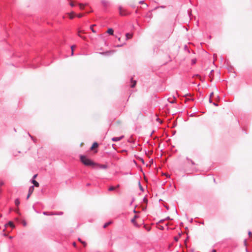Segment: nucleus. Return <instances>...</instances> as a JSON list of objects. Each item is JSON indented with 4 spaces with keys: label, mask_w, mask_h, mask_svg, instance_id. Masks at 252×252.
Returning a JSON list of instances; mask_svg holds the SVG:
<instances>
[{
    "label": "nucleus",
    "mask_w": 252,
    "mask_h": 252,
    "mask_svg": "<svg viewBox=\"0 0 252 252\" xmlns=\"http://www.w3.org/2000/svg\"><path fill=\"white\" fill-rule=\"evenodd\" d=\"M80 159L81 162L87 166H91L93 168H95V165H97V163L95 162L85 155H81L80 156Z\"/></svg>",
    "instance_id": "f257e3e1"
},
{
    "label": "nucleus",
    "mask_w": 252,
    "mask_h": 252,
    "mask_svg": "<svg viewBox=\"0 0 252 252\" xmlns=\"http://www.w3.org/2000/svg\"><path fill=\"white\" fill-rule=\"evenodd\" d=\"M37 176V174H34L32 178L30 180V182L33 184V185L32 186H33V188H34V187H38L39 186V184L38 182H37L35 179V178H36Z\"/></svg>",
    "instance_id": "f03ea898"
},
{
    "label": "nucleus",
    "mask_w": 252,
    "mask_h": 252,
    "mask_svg": "<svg viewBox=\"0 0 252 252\" xmlns=\"http://www.w3.org/2000/svg\"><path fill=\"white\" fill-rule=\"evenodd\" d=\"M118 9L119 10V14L121 16H126V15H130L131 14V13L129 12H126L125 13H124L123 11V8L121 5L119 6Z\"/></svg>",
    "instance_id": "7ed1b4c3"
},
{
    "label": "nucleus",
    "mask_w": 252,
    "mask_h": 252,
    "mask_svg": "<svg viewBox=\"0 0 252 252\" xmlns=\"http://www.w3.org/2000/svg\"><path fill=\"white\" fill-rule=\"evenodd\" d=\"M34 188H33V186L30 187L28 190V193L27 195L26 199H28L30 198V196L34 191Z\"/></svg>",
    "instance_id": "20e7f679"
},
{
    "label": "nucleus",
    "mask_w": 252,
    "mask_h": 252,
    "mask_svg": "<svg viewBox=\"0 0 252 252\" xmlns=\"http://www.w3.org/2000/svg\"><path fill=\"white\" fill-rule=\"evenodd\" d=\"M108 168L107 164H99V163H97V165H95V169L100 168V169H107Z\"/></svg>",
    "instance_id": "39448f33"
},
{
    "label": "nucleus",
    "mask_w": 252,
    "mask_h": 252,
    "mask_svg": "<svg viewBox=\"0 0 252 252\" xmlns=\"http://www.w3.org/2000/svg\"><path fill=\"white\" fill-rule=\"evenodd\" d=\"M124 137V135H122L120 137H113L112 138L111 140L113 142H118L120 141Z\"/></svg>",
    "instance_id": "423d86ee"
},
{
    "label": "nucleus",
    "mask_w": 252,
    "mask_h": 252,
    "mask_svg": "<svg viewBox=\"0 0 252 252\" xmlns=\"http://www.w3.org/2000/svg\"><path fill=\"white\" fill-rule=\"evenodd\" d=\"M4 226L5 227H8V226H10L12 228H15V225H14V223L13 222V221H12L11 220L9 221L7 223H6L4 225Z\"/></svg>",
    "instance_id": "0eeeda50"
},
{
    "label": "nucleus",
    "mask_w": 252,
    "mask_h": 252,
    "mask_svg": "<svg viewBox=\"0 0 252 252\" xmlns=\"http://www.w3.org/2000/svg\"><path fill=\"white\" fill-rule=\"evenodd\" d=\"M139 216L138 215H134V217L131 220V222L134 224V225L137 226V223L135 220L136 219L138 218Z\"/></svg>",
    "instance_id": "6e6552de"
},
{
    "label": "nucleus",
    "mask_w": 252,
    "mask_h": 252,
    "mask_svg": "<svg viewBox=\"0 0 252 252\" xmlns=\"http://www.w3.org/2000/svg\"><path fill=\"white\" fill-rule=\"evenodd\" d=\"M98 144L97 142H94L90 148L91 150H93L94 148H97L98 147Z\"/></svg>",
    "instance_id": "1a4fd4ad"
},
{
    "label": "nucleus",
    "mask_w": 252,
    "mask_h": 252,
    "mask_svg": "<svg viewBox=\"0 0 252 252\" xmlns=\"http://www.w3.org/2000/svg\"><path fill=\"white\" fill-rule=\"evenodd\" d=\"M87 5V3H78V5H79V8L81 9V10H84V8H85V7Z\"/></svg>",
    "instance_id": "9d476101"
},
{
    "label": "nucleus",
    "mask_w": 252,
    "mask_h": 252,
    "mask_svg": "<svg viewBox=\"0 0 252 252\" xmlns=\"http://www.w3.org/2000/svg\"><path fill=\"white\" fill-rule=\"evenodd\" d=\"M130 80L131 81V84L130 85V87L131 88H133L135 87L136 84V81L135 80H133L132 78H131Z\"/></svg>",
    "instance_id": "9b49d317"
},
{
    "label": "nucleus",
    "mask_w": 252,
    "mask_h": 252,
    "mask_svg": "<svg viewBox=\"0 0 252 252\" xmlns=\"http://www.w3.org/2000/svg\"><path fill=\"white\" fill-rule=\"evenodd\" d=\"M112 52L111 51H106V52H100L99 53V54H101V55H105V56H108Z\"/></svg>",
    "instance_id": "f8f14e48"
},
{
    "label": "nucleus",
    "mask_w": 252,
    "mask_h": 252,
    "mask_svg": "<svg viewBox=\"0 0 252 252\" xmlns=\"http://www.w3.org/2000/svg\"><path fill=\"white\" fill-rule=\"evenodd\" d=\"M107 33L110 35H113L114 30L112 28H109L108 29Z\"/></svg>",
    "instance_id": "ddd939ff"
},
{
    "label": "nucleus",
    "mask_w": 252,
    "mask_h": 252,
    "mask_svg": "<svg viewBox=\"0 0 252 252\" xmlns=\"http://www.w3.org/2000/svg\"><path fill=\"white\" fill-rule=\"evenodd\" d=\"M133 36V34L132 33H126V40H128L130 38H131Z\"/></svg>",
    "instance_id": "4468645a"
},
{
    "label": "nucleus",
    "mask_w": 252,
    "mask_h": 252,
    "mask_svg": "<svg viewBox=\"0 0 252 252\" xmlns=\"http://www.w3.org/2000/svg\"><path fill=\"white\" fill-rule=\"evenodd\" d=\"M71 14L75 15V16H76L77 17H78L79 18H82L84 16V14L80 13V14H76L74 12H72Z\"/></svg>",
    "instance_id": "2eb2a0df"
},
{
    "label": "nucleus",
    "mask_w": 252,
    "mask_h": 252,
    "mask_svg": "<svg viewBox=\"0 0 252 252\" xmlns=\"http://www.w3.org/2000/svg\"><path fill=\"white\" fill-rule=\"evenodd\" d=\"M186 159H187L188 161L190 162V163H191L192 165H195V164H195V162H194L192 159H191L190 158H188V157H186Z\"/></svg>",
    "instance_id": "dca6fc26"
},
{
    "label": "nucleus",
    "mask_w": 252,
    "mask_h": 252,
    "mask_svg": "<svg viewBox=\"0 0 252 252\" xmlns=\"http://www.w3.org/2000/svg\"><path fill=\"white\" fill-rule=\"evenodd\" d=\"M111 223H112V221H111L105 222V223L103 224V228H106V227H107L109 225H110Z\"/></svg>",
    "instance_id": "f3484780"
},
{
    "label": "nucleus",
    "mask_w": 252,
    "mask_h": 252,
    "mask_svg": "<svg viewBox=\"0 0 252 252\" xmlns=\"http://www.w3.org/2000/svg\"><path fill=\"white\" fill-rule=\"evenodd\" d=\"M14 202H15V204L16 205V206H18L20 203L19 199V198L15 199Z\"/></svg>",
    "instance_id": "a211bd4d"
},
{
    "label": "nucleus",
    "mask_w": 252,
    "mask_h": 252,
    "mask_svg": "<svg viewBox=\"0 0 252 252\" xmlns=\"http://www.w3.org/2000/svg\"><path fill=\"white\" fill-rule=\"evenodd\" d=\"M138 186H139L140 190L142 191H144V189L143 187L142 186L140 181L138 182Z\"/></svg>",
    "instance_id": "6ab92c4d"
},
{
    "label": "nucleus",
    "mask_w": 252,
    "mask_h": 252,
    "mask_svg": "<svg viewBox=\"0 0 252 252\" xmlns=\"http://www.w3.org/2000/svg\"><path fill=\"white\" fill-rule=\"evenodd\" d=\"M157 225H158L157 227L159 229H160L161 230H163L164 229V226L160 225L159 224H157Z\"/></svg>",
    "instance_id": "aec40b11"
},
{
    "label": "nucleus",
    "mask_w": 252,
    "mask_h": 252,
    "mask_svg": "<svg viewBox=\"0 0 252 252\" xmlns=\"http://www.w3.org/2000/svg\"><path fill=\"white\" fill-rule=\"evenodd\" d=\"M196 59H192L191 61V65H194L196 63Z\"/></svg>",
    "instance_id": "412c9836"
},
{
    "label": "nucleus",
    "mask_w": 252,
    "mask_h": 252,
    "mask_svg": "<svg viewBox=\"0 0 252 252\" xmlns=\"http://www.w3.org/2000/svg\"><path fill=\"white\" fill-rule=\"evenodd\" d=\"M43 214L45 216L53 215V213L50 214L48 212H46V211L43 212Z\"/></svg>",
    "instance_id": "4be33fe9"
},
{
    "label": "nucleus",
    "mask_w": 252,
    "mask_h": 252,
    "mask_svg": "<svg viewBox=\"0 0 252 252\" xmlns=\"http://www.w3.org/2000/svg\"><path fill=\"white\" fill-rule=\"evenodd\" d=\"M62 214H63V212H59L56 213H53V215H61Z\"/></svg>",
    "instance_id": "5701e85b"
},
{
    "label": "nucleus",
    "mask_w": 252,
    "mask_h": 252,
    "mask_svg": "<svg viewBox=\"0 0 252 252\" xmlns=\"http://www.w3.org/2000/svg\"><path fill=\"white\" fill-rule=\"evenodd\" d=\"M101 3L104 5L106 6L108 3V2L105 0H102Z\"/></svg>",
    "instance_id": "b1692460"
},
{
    "label": "nucleus",
    "mask_w": 252,
    "mask_h": 252,
    "mask_svg": "<svg viewBox=\"0 0 252 252\" xmlns=\"http://www.w3.org/2000/svg\"><path fill=\"white\" fill-rule=\"evenodd\" d=\"M29 136L31 138L32 140L34 142H35V139L34 138V137L32 136L29 132H28Z\"/></svg>",
    "instance_id": "393cba45"
},
{
    "label": "nucleus",
    "mask_w": 252,
    "mask_h": 252,
    "mask_svg": "<svg viewBox=\"0 0 252 252\" xmlns=\"http://www.w3.org/2000/svg\"><path fill=\"white\" fill-rule=\"evenodd\" d=\"M184 49H185V50L187 51L188 52H189V53L190 52L189 50L188 49V46L187 45H185Z\"/></svg>",
    "instance_id": "a878e982"
},
{
    "label": "nucleus",
    "mask_w": 252,
    "mask_h": 252,
    "mask_svg": "<svg viewBox=\"0 0 252 252\" xmlns=\"http://www.w3.org/2000/svg\"><path fill=\"white\" fill-rule=\"evenodd\" d=\"M115 189V188L113 186H111L109 188L108 190L109 191H113Z\"/></svg>",
    "instance_id": "bb28decb"
},
{
    "label": "nucleus",
    "mask_w": 252,
    "mask_h": 252,
    "mask_svg": "<svg viewBox=\"0 0 252 252\" xmlns=\"http://www.w3.org/2000/svg\"><path fill=\"white\" fill-rule=\"evenodd\" d=\"M138 158L139 159V160L142 162L143 164H145L144 160L142 158L138 157Z\"/></svg>",
    "instance_id": "cd10ccee"
},
{
    "label": "nucleus",
    "mask_w": 252,
    "mask_h": 252,
    "mask_svg": "<svg viewBox=\"0 0 252 252\" xmlns=\"http://www.w3.org/2000/svg\"><path fill=\"white\" fill-rule=\"evenodd\" d=\"M165 221V220L164 219H162V220H159L157 223V224H160L161 223H162L163 222H164Z\"/></svg>",
    "instance_id": "c85d7f7f"
},
{
    "label": "nucleus",
    "mask_w": 252,
    "mask_h": 252,
    "mask_svg": "<svg viewBox=\"0 0 252 252\" xmlns=\"http://www.w3.org/2000/svg\"><path fill=\"white\" fill-rule=\"evenodd\" d=\"M143 202H145V203H148V199H147V198H146V196H145V197L143 198Z\"/></svg>",
    "instance_id": "c756f323"
},
{
    "label": "nucleus",
    "mask_w": 252,
    "mask_h": 252,
    "mask_svg": "<svg viewBox=\"0 0 252 252\" xmlns=\"http://www.w3.org/2000/svg\"><path fill=\"white\" fill-rule=\"evenodd\" d=\"M134 200H135V198L134 197H132V200H131V202H130V203L129 204L130 206H131L132 204V203L134 201Z\"/></svg>",
    "instance_id": "7c9ffc66"
},
{
    "label": "nucleus",
    "mask_w": 252,
    "mask_h": 252,
    "mask_svg": "<svg viewBox=\"0 0 252 252\" xmlns=\"http://www.w3.org/2000/svg\"><path fill=\"white\" fill-rule=\"evenodd\" d=\"M126 44V43H123V44H118V45H117L116 46V47H121L123 46H124V44Z\"/></svg>",
    "instance_id": "2f4dec72"
},
{
    "label": "nucleus",
    "mask_w": 252,
    "mask_h": 252,
    "mask_svg": "<svg viewBox=\"0 0 252 252\" xmlns=\"http://www.w3.org/2000/svg\"><path fill=\"white\" fill-rule=\"evenodd\" d=\"M93 26H91V27H90V29H91V31H92L93 32L95 33L96 31L93 28Z\"/></svg>",
    "instance_id": "473e14b6"
},
{
    "label": "nucleus",
    "mask_w": 252,
    "mask_h": 252,
    "mask_svg": "<svg viewBox=\"0 0 252 252\" xmlns=\"http://www.w3.org/2000/svg\"><path fill=\"white\" fill-rule=\"evenodd\" d=\"M151 15H152L151 13L149 12V13H148L147 14L146 16L149 17L150 18H151Z\"/></svg>",
    "instance_id": "72a5a7b5"
},
{
    "label": "nucleus",
    "mask_w": 252,
    "mask_h": 252,
    "mask_svg": "<svg viewBox=\"0 0 252 252\" xmlns=\"http://www.w3.org/2000/svg\"><path fill=\"white\" fill-rule=\"evenodd\" d=\"M3 184H4V183L2 181L0 180V187L1 186H2ZM1 189H0V192H1Z\"/></svg>",
    "instance_id": "f704fd0d"
},
{
    "label": "nucleus",
    "mask_w": 252,
    "mask_h": 252,
    "mask_svg": "<svg viewBox=\"0 0 252 252\" xmlns=\"http://www.w3.org/2000/svg\"><path fill=\"white\" fill-rule=\"evenodd\" d=\"M75 47H76V46L75 45H71L70 47L71 51H72V49L74 50V48H75Z\"/></svg>",
    "instance_id": "c9c22d12"
},
{
    "label": "nucleus",
    "mask_w": 252,
    "mask_h": 252,
    "mask_svg": "<svg viewBox=\"0 0 252 252\" xmlns=\"http://www.w3.org/2000/svg\"><path fill=\"white\" fill-rule=\"evenodd\" d=\"M81 243L83 245V246L84 247H85L87 246V243L85 241H82Z\"/></svg>",
    "instance_id": "e433bc0d"
},
{
    "label": "nucleus",
    "mask_w": 252,
    "mask_h": 252,
    "mask_svg": "<svg viewBox=\"0 0 252 252\" xmlns=\"http://www.w3.org/2000/svg\"><path fill=\"white\" fill-rule=\"evenodd\" d=\"M174 241H175L177 242V241H178V240H179V238H178V237L175 236V237H174Z\"/></svg>",
    "instance_id": "4c0bfd02"
},
{
    "label": "nucleus",
    "mask_w": 252,
    "mask_h": 252,
    "mask_svg": "<svg viewBox=\"0 0 252 252\" xmlns=\"http://www.w3.org/2000/svg\"><path fill=\"white\" fill-rule=\"evenodd\" d=\"M69 5H70V6H71V7H74V5H75V4H74L73 3V2H70V3H69Z\"/></svg>",
    "instance_id": "58836bf2"
},
{
    "label": "nucleus",
    "mask_w": 252,
    "mask_h": 252,
    "mask_svg": "<svg viewBox=\"0 0 252 252\" xmlns=\"http://www.w3.org/2000/svg\"><path fill=\"white\" fill-rule=\"evenodd\" d=\"M213 95H214V93L213 92L211 93V94L209 95V98H212V97L213 96Z\"/></svg>",
    "instance_id": "ea45409f"
},
{
    "label": "nucleus",
    "mask_w": 252,
    "mask_h": 252,
    "mask_svg": "<svg viewBox=\"0 0 252 252\" xmlns=\"http://www.w3.org/2000/svg\"><path fill=\"white\" fill-rule=\"evenodd\" d=\"M23 225H24V226H25L27 225V222H26V220H24L23 221Z\"/></svg>",
    "instance_id": "a19ab883"
},
{
    "label": "nucleus",
    "mask_w": 252,
    "mask_h": 252,
    "mask_svg": "<svg viewBox=\"0 0 252 252\" xmlns=\"http://www.w3.org/2000/svg\"><path fill=\"white\" fill-rule=\"evenodd\" d=\"M248 235H249V236H252V232L251 231H248Z\"/></svg>",
    "instance_id": "79ce46f5"
},
{
    "label": "nucleus",
    "mask_w": 252,
    "mask_h": 252,
    "mask_svg": "<svg viewBox=\"0 0 252 252\" xmlns=\"http://www.w3.org/2000/svg\"><path fill=\"white\" fill-rule=\"evenodd\" d=\"M209 102L210 103H213V102L212 101V98H209Z\"/></svg>",
    "instance_id": "37998d69"
},
{
    "label": "nucleus",
    "mask_w": 252,
    "mask_h": 252,
    "mask_svg": "<svg viewBox=\"0 0 252 252\" xmlns=\"http://www.w3.org/2000/svg\"><path fill=\"white\" fill-rule=\"evenodd\" d=\"M214 106H218V104L217 103V102H213L212 103Z\"/></svg>",
    "instance_id": "c03bdc74"
},
{
    "label": "nucleus",
    "mask_w": 252,
    "mask_h": 252,
    "mask_svg": "<svg viewBox=\"0 0 252 252\" xmlns=\"http://www.w3.org/2000/svg\"><path fill=\"white\" fill-rule=\"evenodd\" d=\"M74 55V49H72V51H71V56H73Z\"/></svg>",
    "instance_id": "a18cd8bd"
},
{
    "label": "nucleus",
    "mask_w": 252,
    "mask_h": 252,
    "mask_svg": "<svg viewBox=\"0 0 252 252\" xmlns=\"http://www.w3.org/2000/svg\"><path fill=\"white\" fill-rule=\"evenodd\" d=\"M196 112H193L192 113H191L190 115V117H193L194 116V114Z\"/></svg>",
    "instance_id": "49530a36"
},
{
    "label": "nucleus",
    "mask_w": 252,
    "mask_h": 252,
    "mask_svg": "<svg viewBox=\"0 0 252 252\" xmlns=\"http://www.w3.org/2000/svg\"><path fill=\"white\" fill-rule=\"evenodd\" d=\"M164 207H165V208H166V209L167 210H169V207H168V206H167V205H164Z\"/></svg>",
    "instance_id": "de8ad7c7"
},
{
    "label": "nucleus",
    "mask_w": 252,
    "mask_h": 252,
    "mask_svg": "<svg viewBox=\"0 0 252 252\" xmlns=\"http://www.w3.org/2000/svg\"><path fill=\"white\" fill-rule=\"evenodd\" d=\"M74 16H75V15H74V14H72V16H70V18L71 19H73V18L74 17Z\"/></svg>",
    "instance_id": "09e8293b"
},
{
    "label": "nucleus",
    "mask_w": 252,
    "mask_h": 252,
    "mask_svg": "<svg viewBox=\"0 0 252 252\" xmlns=\"http://www.w3.org/2000/svg\"><path fill=\"white\" fill-rule=\"evenodd\" d=\"M170 217L168 216L164 220H170Z\"/></svg>",
    "instance_id": "8fccbe9b"
},
{
    "label": "nucleus",
    "mask_w": 252,
    "mask_h": 252,
    "mask_svg": "<svg viewBox=\"0 0 252 252\" xmlns=\"http://www.w3.org/2000/svg\"><path fill=\"white\" fill-rule=\"evenodd\" d=\"M144 0H141V1H140L139 2V4H143V3H144Z\"/></svg>",
    "instance_id": "3c124183"
},
{
    "label": "nucleus",
    "mask_w": 252,
    "mask_h": 252,
    "mask_svg": "<svg viewBox=\"0 0 252 252\" xmlns=\"http://www.w3.org/2000/svg\"><path fill=\"white\" fill-rule=\"evenodd\" d=\"M112 146L114 150H116L115 147V146H116V145L115 144H113Z\"/></svg>",
    "instance_id": "603ef678"
},
{
    "label": "nucleus",
    "mask_w": 252,
    "mask_h": 252,
    "mask_svg": "<svg viewBox=\"0 0 252 252\" xmlns=\"http://www.w3.org/2000/svg\"><path fill=\"white\" fill-rule=\"evenodd\" d=\"M136 206H137V205H136V206H135V208H136ZM133 212H134V213H136V212H136V210H135V208H134V210H133Z\"/></svg>",
    "instance_id": "864d4df0"
},
{
    "label": "nucleus",
    "mask_w": 252,
    "mask_h": 252,
    "mask_svg": "<svg viewBox=\"0 0 252 252\" xmlns=\"http://www.w3.org/2000/svg\"><path fill=\"white\" fill-rule=\"evenodd\" d=\"M32 208H33V209L35 210V211L37 213H39V212H38V211H36V210H35V208H34V206H32Z\"/></svg>",
    "instance_id": "5fc2aeb1"
},
{
    "label": "nucleus",
    "mask_w": 252,
    "mask_h": 252,
    "mask_svg": "<svg viewBox=\"0 0 252 252\" xmlns=\"http://www.w3.org/2000/svg\"><path fill=\"white\" fill-rule=\"evenodd\" d=\"M123 12H124V13H125V12H128L126 9H123Z\"/></svg>",
    "instance_id": "6e6d98bb"
},
{
    "label": "nucleus",
    "mask_w": 252,
    "mask_h": 252,
    "mask_svg": "<svg viewBox=\"0 0 252 252\" xmlns=\"http://www.w3.org/2000/svg\"><path fill=\"white\" fill-rule=\"evenodd\" d=\"M78 240L79 242H80L81 243H82V242L83 241H82V240H81V238H78Z\"/></svg>",
    "instance_id": "4d7b16f0"
},
{
    "label": "nucleus",
    "mask_w": 252,
    "mask_h": 252,
    "mask_svg": "<svg viewBox=\"0 0 252 252\" xmlns=\"http://www.w3.org/2000/svg\"><path fill=\"white\" fill-rule=\"evenodd\" d=\"M193 222V219H191L189 220L190 223H192Z\"/></svg>",
    "instance_id": "13d9d810"
},
{
    "label": "nucleus",
    "mask_w": 252,
    "mask_h": 252,
    "mask_svg": "<svg viewBox=\"0 0 252 252\" xmlns=\"http://www.w3.org/2000/svg\"><path fill=\"white\" fill-rule=\"evenodd\" d=\"M244 242V245H245V246H247L246 240H245Z\"/></svg>",
    "instance_id": "bf43d9fd"
},
{
    "label": "nucleus",
    "mask_w": 252,
    "mask_h": 252,
    "mask_svg": "<svg viewBox=\"0 0 252 252\" xmlns=\"http://www.w3.org/2000/svg\"><path fill=\"white\" fill-rule=\"evenodd\" d=\"M73 245L74 247H76V243H75V242H73Z\"/></svg>",
    "instance_id": "052dcab7"
},
{
    "label": "nucleus",
    "mask_w": 252,
    "mask_h": 252,
    "mask_svg": "<svg viewBox=\"0 0 252 252\" xmlns=\"http://www.w3.org/2000/svg\"><path fill=\"white\" fill-rule=\"evenodd\" d=\"M3 235L4 236H5V237H7V234H6V233H4V234H3Z\"/></svg>",
    "instance_id": "680f3d73"
},
{
    "label": "nucleus",
    "mask_w": 252,
    "mask_h": 252,
    "mask_svg": "<svg viewBox=\"0 0 252 252\" xmlns=\"http://www.w3.org/2000/svg\"><path fill=\"white\" fill-rule=\"evenodd\" d=\"M154 130H153L152 132H151V134H150V136H151L152 135V134H153V133L154 132Z\"/></svg>",
    "instance_id": "e2e57ef3"
},
{
    "label": "nucleus",
    "mask_w": 252,
    "mask_h": 252,
    "mask_svg": "<svg viewBox=\"0 0 252 252\" xmlns=\"http://www.w3.org/2000/svg\"><path fill=\"white\" fill-rule=\"evenodd\" d=\"M90 185H91V184H90V183H87V184H86V186H90Z\"/></svg>",
    "instance_id": "0e129e2a"
},
{
    "label": "nucleus",
    "mask_w": 252,
    "mask_h": 252,
    "mask_svg": "<svg viewBox=\"0 0 252 252\" xmlns=\"http://www.w3.org/2000/svg\"><path fill=\"white\" fill-rule=\"evenodd\" d=\"M127 151L126 150H123L122 152H126Z\"/></svg>",
    "instance_id": "69168bd1"
},
{
    "label": "nucleus",
    "mask_w": 252,
    "mask_h": 252,
    "mask_svg": "<svg viewBox=\"0 0 252 252\" xmlns=\"http://www.w3.org/2000/svg\"><path fill=\"white\" fill-rule=\"evenodd\" d=\"M212 252H216V250H215V249H213V250H212Z\"/></svg>",
    "instance_id": "338daca9"
},
{
    "label": "nucleus",
    "mask_w": 252,
    "mask_h": 252,
    "mask_svg": "<svg viewBox=\"0 0 252 252\" xmlns=\"http://www.w3.org/2000/svg\"><path fill=\"white\" fill-rule=\"evenodd\" d=\"M246 252H249V250L247 248L246 249Z\"/></svg>",
    "instance_id": "774afa93"
}]
</instances>
